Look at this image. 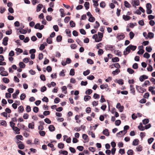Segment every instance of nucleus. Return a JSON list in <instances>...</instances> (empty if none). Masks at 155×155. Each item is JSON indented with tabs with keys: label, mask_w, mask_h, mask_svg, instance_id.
<instances>
[{
	"label": "nucleus",
	"mask_w": 155,
	"mask_h": 155,
	"mask_svg": "<svg viewBox=\"0 0 155 155\" xmlns=\"http://www.w3.org/2000/svg\"><path fill=\"white\" fill-rule=\"evenodd\" d=\"M84 6L87 10H88L90 7V3L88 2H85Z\"/></svg>",
	"instance_id": "dca6fc26"
},
{
	"label": "nucleus",
	"mask_w": 155,
	"mask_h": 155,
	"mask_svg": "<svg viewBox=\"0 0 155 155\" xmlns=\"http://www.w3.org/2000/svg\"><path fill=\"white\" fill-rule=\"evenodd\" d=\"M90 73V70H87L86 71H84L83 73V75L86 76L88 75Z\"/></svg>",
	"instance_id": "a18cd8bd"
},
{
	"label": "nucleus",
	"mask_w": 155,
	"mask_h": 155,
	"mask_svg": "<svg viewBox=\"0 0 155 155\" xmlns=\"http://www.w3.org/2000/svg\"><path fill=\"white\" fill-rule=\"evenodd\" d=\"M123 18L126 21H128L131 18L130 17L127 15H124L123 16Z\"/></svg>",
	"instance_id": "2eb2a0df"
},
{
	"label": "nucleus",
	"mask_w": 155,
	"mask_h": 155,
	"mask_svg": "<svg viewBox=\"0 0 155 155\" xmlns=\"http://www.w3.org/2000/svg\"><path fill=\"white\" fill-rule=\"evenodd\" d=\"M26 97L25 94V93H22L20 96V99L21 100H23L25 99Z\"/></svg>",
	"instance_id": "a19ab883"
},
{
	"label": "nucleus",
	"mask_w": 155,
	"mask_h": 155,
	"mask_svg": "<svg viewBox=\"0 0 155 155\" xmlns=\"http://www.w3.org/2000/svg\"><path fill=\"white\" fill-rule=\"evenodd\" d=\"M120 71L119 69H116L115 71H114L112 72V74L114 75L118 74L120 72Z\"/></svg>",
	"instance_id": "a211bd4d"
},
{
	"label": "nucleus",
	"mask_w": 155,
	"mask_h": 155,
	"mask_svg": "<svg viewBox=\"0 0 155 155\" xmlns=\"http://www.w3.org/2000/svg\"><path fill=\"white\" fill-rule=\"evenodd\" d=\"M148 78V76L145 75H143L140 76L139 78L140 81L141 82H143L145 79H147Z\"/></svg>",
	"instance_id": "423d86ee"
},
{
	"label": "nucleus",
	"mask_w": 155,
	"mask_h": 155,
	"mask_svg": "<svg viewBox=\"0 0 155 155\" xmlns=\"http://www.w3.org/2000/svg\"><path fill=\"white\" fill-rule=\"evenodd\" d=\"M152 50V49L151 47L150 46H147L146 48V51L148 52H151V51Z\"/></svg>",
	"instance_id": "f704fd0d"
},
{
	"label": "nucleus",
	"mask_w": 155,
	"mask_h": 155,
	"mask_svg": "<svg viewBox=\"0 0 155 155\" xmlns=\"http://www.w3.org/2000/svg\"><path fill=\"white\" fill-rule=\"evenodd\" d=\"M12 128L13 130L15 131V134H20L19 131H20V129L17 127L13 126V127H12Z\"/></svg>",
	"instance_id": "39448f33"
},
{
	"label": "nucleus",
	"mask_w": 155,
	"mask_h": 155,
	"mask_svg": "<svg viewBox=\"0 0 155 155\" xmlns=\"http://www.w3.org/2000/svg\"><path fill=\"white\" fill-rule=\"evenodd\" d=\"M79 30L80 33L81 34L85 35L86 34V32L84 29L81 28Z\"/></svg>",
	"instance_id": "052dcab7"
},
{
	"label": "nucleus",
	"mask_w": 155,
	"mask_h": 155,
	"mask_svg": "<svg viewBox=\"0 0 155 155\" xmlns=\"http://www.w3.org/2000/svg\"><path fill=\"white\" fill-rule=\"evenodd\" d=\"M18 147L19 149L23 150L25 148V146L23 143H22L19 144L18 145Z\"/></svg>",
	"instance_id": "b1692460"
},
{
	"label": "nucleus",
	"mask_w": 155,
	"mask_h": 155,
	"mask_svg": "<svg viewBox=\"0 0 155 155\" xmlns=\"http://www.w3.org/2000/svg\"><path fill=\"white\" fill-rule=\"evenodd\" d=\"M48 128L49 131L51 132L54 131L55 130V127L53 125H50L49 126Z\"/></svg>",
	"instance_id": "ddd939ff"
},
{
	"label": "nucleus",
	"mask_w": 155,
	"mask_h": 155,
	"mask_svg": "<svg viewBox=\"0 0 155 155\" xmlns=\"http://www.w3.org/2000/svg\"><path fill=\"white\" fill-rule=\"evenodd\" d=\"M149 122V120L148 119L145 118L142 120L143 124L144 125L148 124Z\"/></svg>",
	"instance_id": "5701e85b"
},
{
	"label": "nucleus",
	"mask_w": 155,
	"mask_h": 155,
	"mask_svg": "<svg viewBox=\"0 0 155 155\" xmlns=\"http://www.w3.org/2000/svg\"><path fill=\"white\" fill-rule=\"evenodd\" d=\"M135 34L134 32L132 31H130L129 33L130 38L131 39H132L134 37Z\"/></svg>",
	"instance_id": "8fccbe9b"
},
{
	"label": "nucleus",
	"mask_w": 155,
	"mask_h": 155,
	"mask_svg": "<svg viewBox=\"0 0 155 155\" xmlns=\"http://www.w3.org/2000/svg\"><path fill=\"white\" fill-rule=\"evenodd\" d=\"M0 74L2 76H6L8 74V73L6 71L3 72H1Z\"/></svg>",
	"instance_id": "cd10ccee"
},
{
	"label": "nucleus",
	"mask_w": 155,
	"mask_h": 155,
	"mask_svg": "<svg viewBox=\"0 0 155 155\" xmlns=\"http://www.w3.org/2000/svg\"><path fill=\"white\" fill-rule=\"evenodd\" d=\"M94 77L93 75H91L87 77V78L88 79L90 80H93L94 79Z\"/></svg>",
	"instance_id": "e2e57ef3"
},
{
	"label": "nucleus",
	"mask_w": 155,
	"mask_h": 155,
	"mask_svg": "<svg viewBox=\"0 0 155 155\" xmlns=\"http://www.w3.org/2000/svg\"><path fill=\"white\" fill-rule=\"evenodd\" d=\"M124 5L125 6L126 8H130L131 7V5L126 1L124 2Z\"/></svg>",
	"instance_id": "6ab92c4d"
},
{
	"label": "nucleus",
	"mask_w": 155,
	"mask_h": 155,
	"mask_svg": "<svg viewBox=\"0 0 155 155\" xmlns=\"http://www.w3.org/2000/svg\"><path fill=\"white\" fill-rule=\"evenodd\" d=\"M20 91L19 90H17L12 95V96L13 99H15L17 98L18 95Z\"/></svg>",
	"instance_id": "9d476101"
},
{
	"label": "nucleus",
	"mask_w": 155,
	"mask_h": 155,
	"mask_svg": "<svg viewBox=\"0 0 155 155\" xmlns=\"http://www.w3.org/2000/svg\"><path fill=\"white\" fill-rule=\"evenodd\" d=\"M44 121L45 123L48 124H51V120L49 118H47L44 119Z\"/></svg>",
	"instance_id": "13d9d810"
},
{
	"label": "nucleus",
	"mask_w": 155,
	"mask_h": 155,
	"mask_svg": "<svg viewBox=\"0 0 155 155\" xmlns=\"http://www.w3.org/2000/svg\"><path fill=\"white\" fill-rule=\"evenodd\" d=\"M117 108L118 109L119 111L120 112H122L123 111L124 109V107L123 106H121L120 103H118L116 106Z\"/></svg>",
	"instance_id": "20e7f679"
},
{
	"label": "nucleus",
	"mask_w": 155,
	"mask_h": 155,
	"mask_svg": "<svg viewBox=\"0 0 155 155\" xmlns=\"http://www.w3.org/2000/svg\"><path fill=\"white\" fill-rule=\"evenodd\" d=\"M117 81V83H118L119 84L122 85L124 84V81L122 79H120L118 80H117V79L116 80Z\"/></svg>",
	"instance_id": "4c0bfd02"
},
{
	"label": "nucleus",
	"mask_w": 155,
	"mask_h": 155,
	"mask_svg": "<svg viewBox=\"0 0 155 155\" xmlns=\"http://www.w3.org/2000/svg\"><path fill=\"white\" fill-rule=\"evenodd\" d=\"M119 61V58L117 57L113 58L112 59V61L113 62H117Z\"/></svg>",
	"instance_id": "412c9836"
},
{
	"label": "nucleus",
	"mask_w": 155,
	"mask_h": 155,
	"mask_svg": "<svg viewBox=\"0 0 155 155\" xmlns=\"http://www.w3.org/2000/svg\"><path fill=\"white\" fill-rule=\"evenodd\" d=\"M113 47L115 48L114 45H105L104 48L106 50H111L110 49L113 48Z\"/></svg>",
	"instance_id": "1a4fd4ad"
},
{
	"label": "nucleus",
	"mask_w": 155,
	"mask_h": 155,
	"mask_svg": "<svg viewBox=\"0 0 155 155\" xmlns=\"http://www.w3.org/2000/svg\"><path fill=\"white\" fill-rule=\"evenodd\" d=\"M137 151H141L143 150V147L141 145H139L138 147L136 148Z\"/></svg>",
	"instance_id": "69168bd1"
},
{
	"label": "nucleus",
	"mask_w": 155,
	"mask_h": 155,
	"mask_svg": "<svg viewBox=\"0 0 155 155\" xmlns=\"http://www.w3.org/2000/svg\"><path fill=\"white\" fill-rule=\"evenodd\" d=\"M102 134L106 136H108L110 134L109 130L106 128L103 130Z\"/></svg>",
	"instance_id": "9b49d317"
},
{
	"label": "nucleus",
	"mask_w": 155,
	"mask_h": 155,
	"mask_svg": "<svg viewBox=\"0 0 155 155\" xmlns=\"http://www.w3.org/2000/svg\"><path fill=\"white\" fill-rule=\"evenodd\" d=\"M98 35L99 39H95V41L96 42H99V41H101L102 40V38L103 37V33L99 32H98L97 35Z\"/></svg>",
	"instance_id": "f03ea898"
},
{
	"label": "nucleus",
	"mask_w": 155,
	"mask_h": 155,
	"mask_svg": "<svg viewBox=\"0 0 155 155\" xmlns=\"http://www.w3.org/2000/svg\"><path fill=\"white\" fill-rule=\"evenodd\" d=\"M62 36L61 35H59L56 38V41L58 42H60L62 40Z\"/></svg>",
	"instance_id": "aec40b11"
},
{
	"label": "nucleus",
	"mask_w": 155,
	"mask_h": 155,
	"mask_svg": "<svg viewBox=\"0 0 155 155\" xmlns=\"http://www.w3.org/2000/svg\"><path fill=\"white\" fill-rule=\"evenodd\" d=\"M121 123V121L120 120H117L115 121V124L116 125L118 126Z\"/></svg>",
	"instance_id": "338daca9"
},
{
	"label": "nucleus",
	"mask_w": 155,
	"mask_h": 155,
	"mask_svg": "<svg viewBox=\"0 0 155 155\" xmlns=\"http://www.w3.org/2000/svg\"><path fill=\"white\" fill-rule=\"evenodd\" d=\"M109 55H110L111 56H112V54H107V57H108L107 58V57H104V61H105V62H107L108 61L109 58L111 59V57H109Z\"/></svg>",
	"instance_id": "c756f323"
},
{
	"label": "nucleus",
	"mask_w": 155,
	"mask_h": 155,
	"mask_svg": "<svg viewBox=\"0 0 155 155\" xmlns=\"http://www.w3.org/2000/svg\"><path fill=\"white\" fill-rule=\"evenodd\" d=\"M20 32L22 34H25L27 32V31L26 30L22 28H21L19 30Z\"/></svg>",
	"instance_id": "09e8293b"
},
{
	"label": "nucleus",
	"mask_w": 155,
	"mask_h": 155,
	"mask_svg": "<svg viewBox=\"0 0 155 155\" xmlns=\"http://www.w3.org/2000/svg\"><path fill=\"white\" fill-rule=\"evenodd\" d=\"M133 2H132L131 3V4L133 5V6H134V5L136 6H138L140 5V2L139 0H134V4Z\"/></svg>",
	"instance_id": "4468645a"
},
{
	"label": "nucleus",
	"mask_w": 155,
	"mask_h": 155,
	"mask_svg": "<svg viewBox=\"0 0 155 155\" xmlns=\"http://www.w3.org/2000/svg\"><path fill=\"white\" fill-rule=\"evenodd\" d=\"M40 78L41 80L43 81H46V78L45 76L43 74H41L40 76Z\"/></svg>",
	"instance_id": "864d4df0"
},
{
	"label": "nucleus",
	"mask_w": 155,
	"mask_h": 155,
	"mask_svg": "<svg viewBox=\"0 0 155 155\" xmlns=\"http://www.w3.org/2000/svg\"><path fill=\"white\" fill-rule=\"evenodd\" d=\"M87 62L88 64H94V61L91 59H88L87 60Z\"/></svg>",
	"instance_id": "3c124183"
},
{
	"label": "nucleus",
	"mask_w": 155,
	"mask_h": 155,
	"mask_svg": "<svg viewBox=\"0 0 155 155\" xmlns=\"http://www.w3.org/2000/svg\"><path fill=\"white\" fill-rule=\"evenodd\" d=\"M39 133L40 135L42 137H44L45 136L46 133L44 131H40L39 132Z\"/></svg>",
	"instance_id": "603ef678"
},
{
	"label": "nucleus",
	"mask_w": 155,
	"mask_h": 155,
	"mask_svg": "<svg viewBox=\"0 0 155 155\" xmlns=\"http://www.w3.org/2000/svg\"><path fill=\"white\" fill-rule=\"evenodd\" d=\"M8 38L7 37H5L4 38L3 40L2 44L4 46H6L8 45Z\"/></svg>",
	"instance_id": "0eeeda50"
},
{
	"label": "nucleus",
	"mask_w": 155,
	"mask_h": 155,
	"mask_svg": "<svg viewBox=\"0 0 155 155\" xmlns=\"http://www.w3.org/2000/svg\"><path fill=\"white\" fill-rule=\"evenodd\" d=\"M75 74L74 69L73 68H72L70 71L69 74L71 76H73Z\"/></svg>",
	"instance_id": "c03bdc74"
},
{
	"label": "nucleus",
	"mask_w": 155,
	"mask_h": 155,
	"mask_svg": "<svg viewBox=\"0 0 155 155\" xmlns=\"http://www.w3.org/2000/svg\"><path fill=\"white\" fill-rule=\"evenodd\" d=\"M64 144L62 143H60L58 144V147L60 149H63L64 147Z\"/></svg>",
	"instance_id": "bb28decb"
},
{
	"label": "nucleus",
	"mask_w": 155,
	"mask_h": 155,
	"mask_svg": "<svg viewBox=\"0 0 155 155\" xmlns=\"http://www.w3.org/2000/svg\"><path fill=\"white\" fill-rule=\"evenodd\" d=\"M108 87V85L107 84H103L101 85L100 86V88L102 89H103L104 88H106Z\"/></svg>",
	"instance_id": "de8ad7c7"
},
{
	"label": "nucleus",
	"mask_w": 155,
	"mask_h": 155,
	"mask_svg": "<svg viewBox=\"0 0 155 155\" xmlns=\"http://www.w3.org/2000/svg\"><path fill=\"white\" fill-rule=\"evenodd\" d=\"M18 111L19 113H22L24 110V108L22 106H20L18 107Z\"/></svg>",
	"instance_id": "7c9ffc66"
},
{
	"label": "nucleus",
	"mask_w": 155,
	"mask_h": 155,
	"mask_svg": "<svg viewBox=\"0 0 155 155\" xmlns=\"http://www.w3.org/2000/svg\"><path fill=\"white\" fill-rule=\"evenodd\" d=\"M139 140L138 139H135L133 141L132 145L134 146H137L138 145Z\"/></svg>",
	"instance_id": "f3484780"
},
{
	"label": "nucleus",
	"mask_w": 155,
	"mask_h": 155,
	"mask_svg": "<svg viewBox=\"0 0 155 155\" xmlns=\"http://www.w3.org/2000/svg\"><path fill=\"white\" fill-rule=\"evenodd\" d=\"M144 52V50L143 49H140V50L138 51L137 53L139 55H142Z\"/></svg>",
	"instance_id": "37998d69"
},
{
	"label": "nucleus",
	"mask_w": 155,
	"mask_h": 155,
	"mask_svg": "<svg viewBox=\"0 0 155 155\" xmlns=\"http://www.w3.org/2000/svg\"><path fill=\"white\" fill-rule=\"evenodd\" d=\"M113 65H114L115 68H117V69H119L120 68V65L118 63H115V64H113Z\"/></svg>",
	"instance_id": "79ce46f5"
},
{
	"label": "nucleus",
	"mask_w": 155,
	"mask_h": 155,
	"mask_svg": "<svg viewBox=\"0 0 155 155\" xmlns=\"http://www.w3.org/2000/svg\"><path fill=\"white\" fill-rule=\"evenodd\" d=\"M136 89L139 93H143L146 91V89L140 87L137 85L136 86Z\"/></svg>",
	"instance_id": "f257e3e1"
},
{
	"label": "nucleus",
	"mask_w": 155,
	"mask_h": 155,
	"mask_svg": "<svg viewBox=\"0 0 155 155\" xmlns=\"http://www.w3.org/2000/svg\"><path fill=\"white\" fill-rule=\"evenodd\" d=\"M100 6L101 8H104L106 6L105 3L104 2L102 1L100 3Z\"/></svg>",
	"instance_id": "49530a36"
},
{
	"label": "nucleus",
	"mask_w": 155,
	"mask_h": 155,
	"mask_svg": "<svg viewBox=\"0 0 155 155\" xmlns=\"http://www.w3.org/2000/svg\"><path fill=\"white\" fill-rule=\"evenodd\" d=\"M133 151L132 150L130 149L127 151V153L128 155H133Z\"/></svg>",
	"instance_id": "4d7b16f0"
},
{
	"label": "nucleus",
	"mask_w": 155,
	"mask_h": 155,
	"mask_svg": "<svg viewBox=\"0 0 155 155\" xmlns=\"http://www.w3.org/2000/svg\"><path fill=\"white\" fill-rule=\"evenodd\" d=\"M150 56V54L147 52H145L143 55V57L147 59L149 58Z\"/></svg>",
	"instance_id": "c9c22d12"
},
{
	"label": "nucleus",
	"mask_w": 155,
	"mask_h": 155,
	"mask_svg": "<svg viewBox=\"0 0 155 155\" xmlns=\"http://www.w3.org/2000/svg\"><path fill=\"white\" fill-rule=\"evenodd\" d=\"M53 28L56 32H58L59 31V28L57 25H54L53 26Z\"/></svg>",
	"instance_id": "680f3d73"
},
{
	"label": "nucleus",
	"mask_w": 155,
	"mask_h": 155,
	"mask_svg": "<svg viewBox=\"0 0 155 155\" xmlns=\"http://www.w3.org/2000/svg\"><path fill=\"white\" fill-rule=\"evenodd\" d=\"M154 140V138L153 137H151L150 138H149L148 140V142L149 144H150L152 143L153 142Z\"/></svg>",
	"instance_id": "774afa93"
},
{
	"label": "nucleus",
	"mask_w": 155,
	"mask_h": 155,
	"mask_svg": "<svg viewBox=\"0 0 155 155\" xmlns=\"http://www.w3.org/2000/svg\"><path fill=\"white\" fill-rule=\"evenodd\" d=\"M0 125L6 126L7 124L6 121L4 120H0Z\"/></svg>",
	"instance_id": "c85d7f7f"
},
{
	"label": "nucleus",
	"mask_w": 155,
	"mask_h": 155,
	"mask_svg": "<svg viewBox=\"0 0 155 155\" xmlns=\"http://www.w3.org/2000/svg\"><path fill=\"white\" fill-rule=\"evenodd\" d=\"M129 127L128 125H125L124 127V131H126L125 133H124L123 135H124L127 132V130H128L129 128Z\"/></svg>",
	"instance_id": "58836bf2"
},
{
	"label": "nucleus",
	"mask_w": 155,
	"mask_h": 155,
	"mask_svg": "<svg viewBox=\"0 0 155 155\" xmlns=\"http://www.w3.org/2000/svg\"><path fill=\"white\" fill-rule=\"evenodd\" d=\"M70 25L71 27L73 28L75 26V23L73 21L71 20L70 21Z\"/></svg>",
	"instance_id": "e433bc0d"
},
{
	"label": "nucleus",
	"mask_w": 155,
	"mask_h": 155,
	"mask_svg": "<svg viewBox=\"0 0 155 155\" xmlns=\"http://www.w3.org/2000/svg\"><path fill=\"white\" fill-rule=\"evenodd\" d=\"M106 101L105 99L104 98V96L102 95L101 96V99L100 100V102L101 103H103Z\"/></svg>",
	"instance_id": "0e129e2a"
},
{
	"label": "nucleus",
	"mask_w": 155,
	"mask_h": 155,
	"mask_svg": "<svg viewBox=\"0 0 155 155\" xmlns=\"http://www.w3.org/2000/svg\"><path fill=\"white\" fill-rule=\"evenodd\" d=\"M3 81L5 83H8L9 82V80L6 78H2Z\"/></svg>",
	"instance_id": "ea45409f"
},
{
	"label": "nucleus",
	"mask_w": 155,
	"mask_h": 155,
	"mask_svg": "<svg viewBox=\"0 0 155 155\" xmlns=\"http://www.w3.org/2000/svg\"><path fill=\"white\" fill-rule=\"evenodd\" d=\"M83 139L85 141H84V143H86V142H88L89 141V139L88 138V136L86 134H84L82 135V136Z\"/></svg>",
	"instance_id": "6e6552de"
},
{
	"label": "nucleus",
	"mask_w": 155,
	"mask_h": 155,
	"mask_svg": "<svg viewBox=\"0 0 155 155\" xmlns=\"http://www.w3.org/2000/svg\"><path fill=\"white\" fill-rule=\"evenodd\" d=\"M125 37L123 33H121L120 34H119V33L117 34L116 38H117L118 41H120L124 39Z\"/></svg>",
	"instance_id": "7ed1b4c3"
},
{
	"label": "nucleus",
	"mask_w": 155,
	"mask_h": 155,
	"mask_svg": "<svg viewBox=\"0 0 155 155\" xmlns=\"http://www.w3.org/2000/svg\"><path fill=\"white\" fill-rule=\"evenodd\" d=\"M92 90L91 89H88L85 92L86 94L87 95H90L92 92Z\"/></svg>",
	"instance_id": "72a5a7b5"
},
{
	"label": "nucleus",
	"mask_w": 155,
	"mask_h": 155,
	"mask_svg": "<svg viewBox=\"0 0 155 155\" xmlns=\"http://www.w3.org/2000/svg\"><path fill=\"white\" fill-rule=\"evenodd\" d=\"M15 138L17 140H18H18H23V136H22V135H16L15 136Z\"/></svg>",
	"instance_id": "393cba45"
},
{
	"label": "nucleus",
	"mask_w": 155,
	"mask_h": 155,
	"mask_svg": "<svg viewBox=\"0 0 155 155\" xmlns=\"http://www.w3.org/2000/svg\"><path fill=\"white\" fill-rule=\"evenodd\" d=\"M43 6V5L41 4H39L38 5L36 8V11L39 12L40 11Z\"/></svg>",
	"instance_id": "f8f14e48"
},
{
	"label": "nucleus",
	"mask_w": 155,
	"mask_h": 155,
	"mask_svg": "<svg viewBox=\"0 0 155 155\" xmlns=\"http://www.w3.org/2000/svg\"><path fill=\"white\" fill-rule=\"evenodd\" d=\"M154 34L151 32H149L148 33V36L150 39H151L154 37Z\"/></svg>",
	"instance_id": "a878e982"
},
{
	"label": "nucleus",
	"mask_w": 155,
	"mask_h": 155,
	"mask_svg": "<svg viewBox=\"0 0 155 155\" xmlns=\"http://www.w3.org/2000/svg\"><path fill=\"white\" fill-rule=\"evenodd\" d=\"M71 18L69 16H67L66 17L64 20V21L66 23H68L70 19Z\"/></svg>",
	"instance_id": "6e6d98bb"
},
{
	"label": "nucleus",
	"mask_w": 155,
	"mask_h": 155,
	"mask_svg": "<svg viewBox=\"0 0 155 155\" xmlns=\"http://www.w3.org/2000/svg\"><path fill=\"white\" fill-rule=\"evenodd\" d=\"M69 149L71 153H75L76 152V150L74 148L71 147H70Z\"/></svg>",
	"instance_id": "bf43d9fd"
},
{
	"label": "nucleus",
	"mask_w": 155,
	"mask_h": 155,
	"mask_svg": "<svg viewBox=\"0 0 155 155\" xmlns=\"http://www.w3.org/2000/svg\"><path fill=\"white\" fill-rule=\"evenodd\" d=\"M129 46L131 50H132L133 51H135L137 48L136 46L134 45H130Z\"/></svg>",
	"instance_id": "2f4dec72"
},
{
	"label": "nucleus",
	"mask_w": 155,
	"mask_h": 155,
	"mask_svg": "<svg viewBox=\"0 0 155 155\" xmlns=\"http://www.w3.org/2000/svg\"><path fill=\"white\" fill-rule=\"evenodd\" d=\"M39 109L37 107H34L33 108V111L35 113H37L39 111Z\"/></svg>",
	"instance_id": "5fc2aeb1"
},
{
	"label": "nucleus",
	"mask_w": 155,
	"mask_h": 155,
	"mask_svg": "<svg viewBox=\"0 0 155 155\" xmlns=\"http://www.w3.org/2000/svg\"><path fill=\"white\" fill-rule=\"evenodd\" d=\"M19 66L20 68H25V64L23 62H20L19 64Z\"/></svg>",
	"instance_id": "4be33fe9"
},
{
	"label": "nucleus",
	"mask_w": 155,
	"mask_h": 155,
	"mask_svg": "<svg viewBox=\"0 0 155 155\" xmlns=\"http://www.w3.org/2000/svg\"><path fill=\"white\" fill-rule=\"evenodd\" d=\"M127 71L130 74H132L134 72V71L130 68H128Z\"/></svg>",
	"instance_id": "473e14b6"
}]
</instances>
